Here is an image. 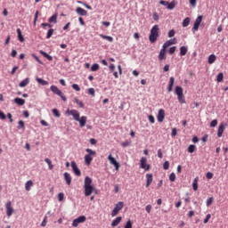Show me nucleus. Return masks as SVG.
<instances>
[{"label":"nucleus","instance_id":"nucleus-1","mask_svg":"<svg viewBox=\"0 0 228 228\" xmlns=\"http://www.w3.org/2000/svg\"><path fill=\"white\" fill-rule=\"evenodd\" d=\"M66 113L68 115H71L73 117V118L76 120V122H79L80 127H85L86 126L87 118H86V116H82L80 118L79 111H77L76 110H68L66 111Z\"/></svg>","mask_w":228,"mask_h":228},{"label":"nucleus","instance_id":"nucleus-2","mask_svg":"<svg viewBox=\"0 0 228 228\" xmlns=\"http://www.w3.org/2000/svg\"><path fill=\"white\" fill-rule=\"evenodd\" d=\"M92 178L86 176L84 180V193L86 197H90L94 193L95 188L92 185Z\"/></svg>","mask_w":228,"mask_h":228},{"label":"nucleus","instance_id":"nucleus-3","mask_svg":"<svg viewBox=\"0 0 228 228\" xmlns=\"http://www.w3.org/2000/svg\"><path fill=\"white\" fill-rule=\"evenodd\" d=\"M159 37V26L154 25L151 29L149 40L151 44H154Z\"/></svg>","mask_w":228,"mask_h":228},{"label":"nucleus","instance_id":"nucleus-4","mask_svg":"<svg viewBox=\"0 0 228 228\" xmlns=\"http://www.w3.org/2000/svg\"><path fill=\"white\" fill-rule=\"evenodd\" d=\"M86 152H87L88 154L84 157L85 163L86 165H87V167H90V165H92V161H94V157H95L97 153L95 152V151L89 148L86 150Z\"/></svg>","mask_w":228,"mask_h":228},{"label":"nucleus","instance_id":"nucleus-5","mask_svg":"<svg viewBox=\"0 0 228 228\" xmlns=\"http://www.w3.org/2000/svg\"><path fill=\"white\" fill-rule=\"evenodd\" d=\"M124 208V202L119 201L116 204L114 209L111 212V216H117V215H118V213H120V211H122V209Z\"/></svg>","mask_w":228,"mask_h":228},{"label":"nucleus","instance_id":"nucleus-6","mask_svg":"<svg viewBox=\"0 0 228 228\" xmlns=\"http://www.w3.org/2000/svg\"><path fill=\"white\" fill-rule=\"evenodd\" d=\"M50 90L53 92V94L59 95V97L61 98L62 101H67V97L63 95V93L61 92V90H59L58 86H51Z\"/></svg>","mask_w":228,"mask_h":228},{"label":"nucleus","instance_id":"nucleus-7","mask_svg":"<svg viewBox=\"0 0 228 228\" xmlns=\"http://www.w3.org/2000/svg\"><path fill=\"white\" fill-rule=\"evenodd\" d=\"M86 222V216H80L77 218L74 219L72 222V227H77L79 224H85Z\"/></svg>","mask_w":228,"mask_h":228},{"label":"nucleus","instance_id":"nucleus-8","mask_svg":"<svg viewBox=\"0 0 228 228\" xmlns=\"http://www.w3.org/2000/svg\"><path fill=\"white\" fill-rule=\"evenodd\" d=\"M140 167L142 168L143 170H147V171L151 170V165L147 164L146 157H142L141 159Z\"/></svg>","mask_w":228,"mask_h":228},{"label":"nucleus","instance_id":"nucleus-9","mask_svg":"<svg viewBox=\"0 0 228 228\" xmlns=\"http://www.w3.org/2000/svg\"><path fill=\"white\" fill-rule=\"evenodd\" d=\"M5 208H6V215L7 216H12L15 213V210L13 209V207H12V201H8L5 204Z\"/></svg>","mask_w":228,"mask_h":228},{"label":"nucleus","instance_id":"nucleus-10","mask_svg":"<svg viewBox=\"0 0 228 228\" xmlns=\"http://www.w3.org/2000/svg\"><path fill=\"white\" fill-rule=\"evenodd\" d=\"M108 160L110 161V165H113L115 167L116 170H118V168H120V164H118L117 159H115V158H113L111 154L108 156Z\"/></svg>","mask_w":228,"mask_h":228},{"label":"nucleus","instance_id":"nucleus-11","mask_svg":"<svg viewBox=\"0 0 228 228\" xmlns=\"http://www.w3.org/2000/svg\"><path fill=\"white\" fill-rule=\"evenodd\" d=\"M167 47L163 45L162 49L159 52V61H163V60H167Z\"/></svg>","mask_w":228,"mask_h":228},{"label":"nucleus","instance_id":"nucleus-12","mask_svg":"<svg viewBox=\"0 0 228 228\" xmlns=\"http://www.w3.org/2000/svg\"><path fill=\"white\" fill-rule=\"evenodd\" d=\"M71 168L75 175H77V177L81 176V170H79V167H77V164H76V161L71 162Z\"/></svg>","mask_w":228,"mask_h":228},{"label":"nucleus","instance_id":"nucleus-13","mask_svg":"<svg viewBox=\"0 0 228 228\" xmlns=\"http://www.w3.org/2000/svg\"><path fill=\"white\" fill-rule=\"evenodd\" d=\"M200 22H202V16H198L194 21V25L192 28L193 31H199V27L200 26Z\"/></svg>","mask_w":228,"mask_h":228},{"label":"nucleus","instance_id":"nucleus-14","mask_svg":"<svg viewBox=\"0 0 228 228\" xmlns=\"http://www.w3.org/2000/svg\"><path fill=\"white\" fill-rule=\"evenodd\" d=\"M157 120L158 122H163L165 120V110L160 109L157 115Z\"/></svg>","mask_w":228,"mask_h":228},{"label":"nucleus","instance_id":"nucleus-15","mask_svg":"<svg viewBox=\"0 0 228 228\" xmlns=\"http://www.w3.org/2000/svg\"><path fill=\"white\" fill-rule=\"evenodd\" d=\"M175 44H177V39L175 37H174L173 39L167 40L165 42L164 48L167 47H170V45H175Z\"/></svg>","mask_w":228,"mask_h":228},{"label":"nucleus","instance_id":"nucleus-16","mask_svg":"<svg viewBox=\"0 0 228 228\" xmlns=\"http://www.w3.org/2000/svg\"><path fill=\"white\" fill-rule=\"evenodd\" d=\"M224 131H225V126H224V123L220 124L217 129V136L218 138H222L224 135Z\"/></svg>","mask_w":228,"mask_h":228},{"label":"nucleus","instance_id":"nucleus-17","mask_svg":"<svg viewBox=\"0 0 228 228\" xmlns=\"http://www.w3.org/2000/svg\"><path fill=\"white\" fill-rule=\"evenodd\" d=\"M76 12L77 13V15H80L82 17H86V15H88V12H86V10H85L81 7H77L76 9Z\"/></svg>","mask_w":228,"mask_h":228},{"label":"nucleus","instance_id":"nucleus-18","mask_svg":"<svg viewBox=\"0 0 228 228\" xmlns=\"http://www.w3.org/2000/svg\"><path fill=\"white\" fill-rule=\"evenodd\" d=\"M63 175H64L66 183L68 184V186H70V184L72 183V176H70V174H69L67 172H65Z\"/></svg>","mask_w":228,"mask_h":228},{"label":"nucleus","instance_id":"nucleus-19","mask_svg":"<svg viewBox=\"0 0 228 228\" xmlns=\"http://www.w3.org/2000/svg\"><path fill=\"white\" fill-rule=\"evenodd\" d=\"M174 83H175V78H174V77H171L169 78V84L167 86V92H172V90L174 89Z\"/></svg>","mask_w":228,"mask_h":228},{"label":"nucleus","instance_id":"nucleus-20","mask_svg":"<svg viewBox=\"0 0 228 228\" xmlns=\"http://www.w3.org/2000/svg\"><path fill=\"white\" fill-rule=\"evenodd\" d=\"M152 184V174L146 175V188H149Z\"/></svg>","mask_w":228,"mask_h":228},{"label":"nucleus","instance_id":"nucleus-21","mask_svg":"<svg viewBox=\"0 0 228 228\" xmlns=\"http://www.w3.org/2000/svg\"><path fill=\"white\" fill-rule=\"evenodd\" d=\"M122 222V216H118L116 219H114L111 222V227H117V225H118V224H120Z\"/></svg>","mask_w":228,"mask_h":228},{"label":"nucleus","instance_id":"nucleus-22","mask_svg":"<svg viewBox=\"0 0 228 228\" xmlns=\"http://www.w3.org/2000/svg\"><path fill=\"white\" fill-rule=\"evenodd\" d=\"M14 102L18 106H24V104H26V100H24L22 98H15Z\"/></svg>","mask_w":228,"mask_h":228},{"label":"nucleus","instance_id":"nucleus-23","mask_svg":"<svg viewBox=\"0 0 228 228\" xmlns=\"http://www.w3.org/2000/svg\"><path fill=\"white\" fill-rule=\"evenodd\" d=\"M48 22H50V24H56V22H58V14L55 13L52 17H50Z\"/></svg>","mask_w":228,"mask_h":228},{"label":"nucleus","instance_id":"nucleus-24","mask_svg":"<svg viewBox=\"0 0 228 228\" xmlns=\"http://www.w3.org/2000/svg\"><path fill=\"white\" fill-rule=\"evenodd\" d=\"M192 189L194 191H197L199 190V177L194 178L192 183Z\"/></svg>","mask_w":228,"mask_h":228},{"label":"nucleus","instance_id":"nucleus-25","mask_svg":"<svg viewBox=\"0 0 228 228\" xmlns=\"http://www.w3.org/2000/svg\"><path fill=\"white\" fill-rule=\"evenodd\" d=\"M177 6V1L173 0L171 3L168 2L167 10H174Z\"/></svg>","mask_w":228,"mask_h":228},{"label":"nucleus","instance_id":"nucleus-26","mask_svg":"<svg viewBox=\"0 0 228 228\" xmlns=\"http://www.w3.org/2000/svg\"><path fill=\"white\" fill-rule=\"evenodd\" d=\"M28 85H29V78H25L23 81H21L20 84H19V86L20 88H24L25 86H28Z\"/></svg>","mask_w":228,"mask_h":228},{"label":"nucleus","instance_id":"nucleus-27","mask_svg":"<svg viewBox=\"0 0 228 228\" xmlns=\"http://www.w3.org/2000/svg\"><path fill=\"white\" fill-rule=\"evenodd\" d=\"M33 186V181L28 180L27 181V183H25V190L27 191H29L31 190V187Z\"/></svg>","mask_w":228,"mask_h":228},{"label":"nucleus","instance_id":"nucleus-28","mask_svg":"<svg viewBox=\"0 0 228 228\" xmlns=\"http://www.w3.org/2000/svg\"><path fill=\"white\" fill-rule=\"evenodd\" d=\"M208 61L209 65H213V63H214L215 61H216V55H215V54L209 55Z\"/></svg>","mask_w":228,"mask_h":228},{"label":"nucleus","instance_id":"nucleus-29","mask_svg":"<svg viewBox=\"0 0 228 228\" xmlns=\"http://www.w3.org/2000/svg\"><path fill=\"white\" fill-rule=\"evenodd\" d=\"M175 94L178 96V95H183V87L177 86L175 89Z\"/></svg>","mask_w":228,"mask_h":228},{"label":"nucleus","instance_id":"nucleus-30","mask_svg":"<svg viewBox=\"0 0 228 228\" xmlns=\"http://www.w3.org/2000/svg\"><path fill=\"white\" fill-rule=\"evenodd\" d=\"M187 53H188V48L186 46H182L180 48V56H186Z\"/></svg>","mask_w":228,"mask_h":228},{"label":"nucleus","instance_id":"nucleus-31","mask_svg":"<svg viewBox=\"0 0 228 228\" xmlns=\"http://www.w3.org/2000/svg\"><path fill=\"white\" fill-rule=\"evenodd\" d=\"M40 54H42V56H44L45 58H47L49 61H53V56L49 55V53L41 50Z\"/></svg>","mask_w":228,"mask_h":228},{"label":"nucleus","instance_id":"nucleus-32","mask_svg":"<svg viewBox=\"0 0 228 228\" xmlns=\"http://www.w3.org/2000/svg\"><path fill=\"white\" fill-rule=\"evenodd\" d=\"M18 39L20 42H24V36H22V31L20 28H17Z\"/></svg>","mask_w":228,"mask_h":228},{"label":"nucleus","instance_id":"nucleus-33","mask_svg":"<svg viewBox=\"0 0 228 228\" xmlns=\"http://www.w3.org/2000/svg\"><path fill=\"white\" fill-rule=\"evenodd\" d=\"M36 81L39 84V85H42V86H45L47 85H49V82L42 79V78H37Z\"/></svg>","mask_w":228,"mask_h":228},{"label":"nucleus","instance_id":"nucleus-34","mask_svg":"<svg viewBox=\"0 0 228 228\" xmlns=\"http://www.w3.org/2000/svg\"><path fill=\"white\" fill-rule=\"evenodd\" d=\"M195 151H197V146H195V145H193V144L189 145V147H188V152H189L190 154H193V152H194Z\"/></svg>","mask_w":228,"mask_h":228},{"label":"nucleus","instance_id":"nucleus-35","mask_svg":"<svg viewBox=\"0 0 228 228\" xmlns=\"http://www.w3.org/2000/svg\"><path fill=\"white\" fill-rule=\"evenodd\" d=\"M190 18H185L182 23L183 28H188V26H190Z\"/></svg>","mask_w":228,"mask_h":228},{"label":"nucleus","instance_id":"nucleus-36","mask_svg":"<svg viewBox=\"0 0 228 228\" xmlns=\"http://www.w3.org/2000/svg\"><path fill=\"white\" fill-rule=\"evenodd\" d=\"M177 98L180 104H184L186 102V100L184 99V94H180L177 96Z\"/></svg>","mask_w":228,"mask_h":228},{"label":"nucleus","instance_id":"nucleus-37","mask_svg":"<svg viewBox=\"0 0 228 228\" xmlns=\"http://www.w3.org/2000/svg\"><path fill=\"white\" fill-rule=\"evenodd\" d=\"M100 37L103 40H108V42H113V38L110 36H104V35L101 34Z\"/></svg>","mask_w":228,"mask_h":228},{"label":"nucleus","instance_id":"nucleus-38","mask_svg":"<svg viewBox=\"0 0 228 228\" xmlns=\"http://www.w3.org/2000/svg\"><path fill=\"white\" fill-rule=\"evenodd\" d=\"M99 69H100L99 64L98 63H94L91 67V71L92 72H97V70H99Z\"/></svg>","mask_w":228,"mask_h":228},{"label":"nucleus","instance_id":"nucleus-39","mask_svg":"<svg viewBox=\"0 0 228 228\" xmlns=\"http://www.w3.org/2000/svg\"><path fill=\"white\" fill-rule=\"evenodd\" d=\"M74 102L79 106V108H85V103L83 102L79 101L77 98H74Z\"/></svg>","mask_w":228,"mask_h":228},{"label":"nucleus","instance_id":"nucleus-40","mask_svg":"<svg viewBox=\"0 0 228 228\" xmlns=\"http://www.w3.org/2000/svg\"><path fill=\"white\" fill-rule=\"evenodd\" d=\"M45 163H47L49 170H53L54 168V166H53V162L49 159H45Z\"/></svg>","mask_w":228,"mask_h":228},{"label":"nucleus","instance_id":"nucleus-41","mask_svg":"<svg viewBox=\"0 0 228 228\" xmlns=\"http://www.w3.org/2000/svg\"><path fill=\"white\" fill-rule=\"evenodd\" d=\"M216 81L217 83H222V81H224V73L221 72L216 76Z\"/></svg>","mask_w":228,"mask_h":228},{"label":"nucleus","instance_id":"nucleus-42","mask_svg":"<svg viewBox=\"0 0 228 228\" xmlns=\"http://www.w3.org/2000/svg\"><path fill=\"white\" fill-rule=\"evenodd\" d=\"M52 112L53 113L54 117H56L57 118H59V117H61V114H60V111L58 110V109L52 110Z\"/></svg>","mask_w":228,"mask_h":228},{"label":"nucleus","instance_id":"nucleus-43","mask_svg":"<svg viewBox=\"0 0 228 228\" xmlns=\"http://www.w3.org/2000/svg\"><path fill=\"white\" fill-rule=\"evenodd\" d=\"M63 199H65V194H63V192H60L58 194V200H59V202H63Z\"/></svg>","mask_w":228,"mask_h":228},{"label":"nucleus","instance_id":"nucleus-44","mask_svg":"<svg viewBox=\"0 0 228 228\" xmlns=\"http://www.w3.org/2000/svg\"><path fill=\"white\" fill-rule=\"evenodd\" d=\"M87 94H89V95H92L93 97H95V89H94L93 87L89 88Z\"/></svg>","mask_w":228,"mask_h":228},{"label":"nucleus","instance_id":"nucleus-45","mask_svg":"<svg viewBox=\"0 0 228 228\" xmlns=\"http://www.w3.org/2000/svg\"><path fill=\"white\" fill-rule=\"evenodd\" d=\"M54 33V29L53 28H50L47 32L46 35V38H51V37H53V34Z\"/></svg>","mask_w":228,"mask_h":228},{"label":"nucleus","instance_id":"nucleus-46","mask_svg":"<svg viewBox=\"0 0 228 228\" xmlns=\"http://www.w3.org/2000/svg\"><path fill=\"white\" fill-rule=\"evenodd\" d=\"M216 126H218V120L213 119V120L210 122V127H216Z\"/></svg>","mask_w":228,"mask_h":228},{"label":"nucleus","instance_id":"nucleus-47","mask_svg":"<svg viewBox=\"0 0 228 228\" xmlns=\"http://www.w3.org/2000/svg\"><path fill=\"white\" fill-rule=\"evenodd\" d=\"M24 127H25L24 121L20 120L18 122V129H24Z\"/></svg>","mask_w":228,"mask_h":228},{"label":"nucleus","instance_id":"nucleus-48","mask_svg":"<svg viewBox=\"0 0 228 228\" xmlns=\"http://www.w3.org/2000/svg\"><path fill=\"white\" fill-rule=\"evenodd\" d=\"M163 168L164 170H168V168H170V162L165 161L163 164Z\"/></svg>","mask_w":228,"mask_h":228},{"label":"nucleus","instance_id":"nucleus-49","mask_svg":"<svg viewBox=\"0 0 228 228\" xmlns=\"http://www.w3.org/2000/svg\"><path fill=\"white\" fill-rule=\"evenodd\" d=\"M167 37L168 38H172V37H175V30L174 29L169 30Z\"/></svg>","mask_w":228,"mask_h":228},{"label":"nucleus","instance_id":"nucleus-50","mask_svg":"<svg viewBox=\"0 0 228 228\" xmlns=\"http://www.w3.org/2000/svg\"><path fill=\"white\" fill-rule=\"evenodd\" d=\"M175 51H177L176 46L170 47L169 50H168V53L169 54H174V53H175Z\"/></svg>","mask_w":228,"mask_h":228},{"label":"nucleus","instance_id":"nucleus-51","mask_svg":"<svg viewBox=\"0 0 228 228\" xmlns=\"http://www.w3.org/2000/svg\"><path fill=\"white\" fill-rule=\"evenodd\" d=\"M72 88H73V90H76V92L81 91V87H79V86L77 84H73Z\"/></svg>","mask_w":228,"mask_h":228},{"label":"nucleus","instance_id":"nucleus-52","mask_svg":"<svg viewBox=\"0 0 228 228\" xmlns=\"http://www.w3.org/2000/svg\"><path fill=\"white\" fill-rule=\"evenodd\" d=\"M169 181H171V183H174V181H175V173H171L169 175Z\"/></svg>","mask_w":228,"mask_h":228},{"label":"nucleus","instance_id":"nucleus-53","mask_svg":"<svg viewBox=\"0 0 228 228\" xmlns=\"http://www.w3.org/2000/svg\"><path fill=\"white\" fill-rule=\"evenodd\" d=\"M32 58H34V60H36L37 62L40 63V65H42V61H40V59L38 58V56H37V54L32 53Z\"/></svg>","mask_w":228,"mask_h":228},{"label":"nucleus","instance_id":"nucleus-54","mask_svg":"<svg viewBox=\"0 0 228 228\" xmlns=\"http://www.w3.org/2000/svg\"><path fill=\"white\" fill-rule=\"evenodd\" d=\"M38 13L39 12L37 11L34 16V26H37V20H38Z\"/></svg>","mask_w":228,"mask_h":228},{"label":"nucleus","instance_id":"nucleus-55","mask_svg":"<svg viewBox=\"0 0 228 228\" xmlns=\"http://www.w3.org/2000/svg\"><path fill=\"white\" fill-rule=\"evenodd\" d=\"M124 228H133V223L131 222V220H128L125 225Z\"/></svg>","mask_w":228,"mask_h":228},{"label":"nucleus","instance_id":"nucleus-56","mask_svg":"<svg viewBox=\"0 0 228 228\" xmlns=\"http://www.w3.org/2000/svg\"><path fill=\"white\" fill-rule=\"evenodd\" d=\"M148 120H150L151 124H154V122H156V119L154 118V116H152V115L148 116Z\"/></svg>","mask_w":228,"mask_h":228},{"label":"nucleus","instance_id":"nucleus-57","mask_svg":"<svg viewBox=\"0 0 228 228\" xmlns=\"http://www.w3.org/2000/svg\"><path fill=\"white\" fill-rule=\"evenodd\" d=\"M159 4H162V6H167V8H168V1L160 0Z\"/></svg>","mask_w":228,"mask_h":228},{"label":"nucleus","instance_id":"nucleus-58","mask_svg":"<svg viewBox=\"0 0 228 228\" xmlns=\"http://www.w3.org/2000/svg\"><path fill=\"white\" fill-rule=\"evenodd\" d=\"M189 3L192 8H195L197 6V0H189Z\"/></svg>","mask_w":228,"mask_h":228},{"label":"nucleus","instance_id":"nucleus-59","mask_svg":"<svg viewBox=\"0 0 228 228\" xmlns=\"http://www.w3.org/2000/svg\"><path fill=\"white\" fill-rule=\"evenodd\" d=\"M210 218H211V214H208L206 216V218L204 219L203 223L208 224V222H209Z\"/></svg>","mask_w":228,"mask_h":228},{"label":"nucleus","instance_id":"nucleus-60","mask_svg":"<svg viewBox=\"0 0 228 228\" xmlns=\"http://www.w3.org/2000/svg\"><path fill=\"white\" fill-rule=\"evenodd\" d=\"M47 225V216H45L43 222L41 223V227H45Z\"/></svg>","mask_w":228,"mask_h":228},{"label":"nucleus","instance_id":"nucleus-61","mask_svg":"<svg viewBox=\"0 0 228 228\" xmlns=\"http://www.w3.org/2000/svg\"><path fill=\"white\" fill-rule=\"evenodd\" d=\"M213 204V198H209L207 200V206L209 208Z\"/></svg>","mask_w":228,"mask_h":228},{"label":"nucleus","instance_id":"nucleus-62","mask_svg":"<svg viewBox=\"0 0 228 228\" xmlns=\"http://www.w3.org/2000/svg\"><path fill=\"white\" fill-rule=\"evenodd\" d=\"M145 210H146V212L149 214V213H151V211L152 210V206L151 205H147L146 207H145Z\"/></svg>","mask_w":228,"mask_h":228},{"label":"nucleus","instance_id":"nucleus-63","mask_svg":"<svg viewBox=\"0 0 228 228\" xmlns=\"http://www.w3.org/2000/svg\"><path fill=\"white\" fill-rule=\"evenodd\" d=\"M207 179H213V173L208 172L206 175Z\"/></svg>","mask_w":228,"mask_h":228},{"label":"nucleus","instance_id":"nucleus-64","mask_svg":"<svg viewBox=\"0 0 228 228\" xmlns=\"http://www.w3.org/2000/svg\"><path fill=\"white\" fill-rule=\"evenodd\" d=\"M109 69H110V72H115V64H110L109 66Z\"/></svg>","mask_w":228,"mask_h":228}]
</instances>
